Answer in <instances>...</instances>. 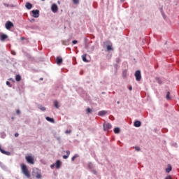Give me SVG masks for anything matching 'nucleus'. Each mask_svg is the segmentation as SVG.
Here are the masks:
<instances>
[{
  "instance_id": "nucleus-36",
  "label": "nucleus",
  "mask_w": 179,
  "mask_h": 179,
  "mask_svg": "<svg viewBox=\"0 0 179 179\" xmlns=\"http://www.w3.org/2000/svg\"><path fill=\"white\" fill-rule=\"evenodd\" d=\"M66 134H71V131H69V130L66 131Z\"/></svg>"
},
{
  "instance_id": "nucleus-3",
  "label": "nucleus",
  "mask_w": 179,
  "mask_h": 179,
  "mask_svg": "<svg viewBox=\"0 0 179 179\" xmlns=\"http://www.w3.org/2000/svg\"><path fill=\"white\" fill-rule=\"evenodd\" d=\"M25 159L27 161V163H28L29 164H34V158H33V157L31 156H27L25 157Z\"/></svg>"
},
{
  "instance_id": "nucleus-15",
  "label": "nucleus",
  "mask_w": 179,
  "mask_h": 179,
  "mask_svg": "<svg viewBox=\"0 0 179 179\" xmlns=\"http://www.w3.org/2000/svg\"><path fill=\"white\" fill-rule=\"evenodd\" d=\"M46 120L49 122H52V124H54V122H55V121L54 120L53 118H51L50 117H46Z\"/></svg>"
},
{
  "instance_id": "nucleus-21",
  "label": "nucleus",
  "mask_w": 179,
  "mask_h": 179,
  "mask_svg": "<svg viewBox=\"0 0 179 179\" xmlns=\"http://www.w3.org/2000/svg\"><path fill=\"white\" fill-rule=\"evenodd\" d=\"M66 155H64L63 156V159H68V157H69V155H71V152L70 151H66Z\"/></svg>"
},
{
  "instance_id": "nucleus-39",
  "label": "nucleus",
  "mask_w": 179,
  "mask_h": 179,
  "mask_svg": "<svg viewBox=\"0 0 179 179\" xmlns=\"http://www.w3.org/2000/svg\"><path fill=\"white\" fill-rule=\"evenodd\" d=\"M20 39L21 40H24V37H21Z\"/></svg>"
},
{
  "instance_id": "nucleus-27",
  "label": "nucleus",
  "mask_w": 179,
  "mask_h": 179,
  "mask_svg": "<svg viewBox=\"0 0 179 179\" xmlns=\"http://www.w3.org/2000/svg\"><path fill=\"white\" fill-rule=\"evenodd\" d=\"M73 1V3H74V5H78L79 3V0H72Z\"/></svg>"
},
{
  "instance_id": "nucleus-24",
  "label": "nucleus",
  "mask_w": 179,
  "mask_h": 179,
  "mask_svg": "<svg viewBox=\"0 0 179 179\" xmlns=\"http://www.w3.org/2000/svg\"><path fill=\"white\" fill-rule=\"evenodd\" d=\"M166 100H171V97H170V92H168L166 96Z\"/></svg>"
},
{
  "instance_id": "nucleus-20",
  "label": "nucleus",
  "mask_w": 179,
  "mask_h": 179,
  "mask_svg": "<svg viewBox=\"0 0 179 179\" xmlns=\"http://www.w3.org/2000/svg\"><path fill=\"white\" fill-rule=\"evenodd\" d=\"M54 106L56 108H59V103L57 101H54Z\"/></svg>"
},
{
  "instance_id": "nucleus-34",
  "label": "nucleus",
  "mask_w": 179,
  "mask_h": 179,
  "mask_svg": "<svg viewBox=\"0 0 179 179\" xmlns=\"http://www.w3.org/2000/svg\"><path fill=\"white\" fill-rule=\"evenodd\" d=\"M16 113H17V114H20V110H16Z\"/></svg>"
},
{
  "instance_id": "nucleus-41",
  "label": "nucleus",
  "mask_w": 179,
  "mask_h": 179,
  "mask_svg": "<svg viewBox=\"0 0 179 179\" xmlns=\"http://www.w3.org/2000/svg\"><path fill=\"white\" fill-rule=\"evenodd\" d=\"M34 19L32 20V21H34Z\"/></svg>"
},
{
  "instance_id": "nucleus-40",
  "label": "nucleus",
  "mask_w": 179,
  "mask_h": 179,
  "mask_svg": "<svg viewBox=\"0 0 179 179\" xmlns=\"http://www.w3.org/2000/svg\"><path fill=\"white\" fill-rule=\"evenodd\" d=\"M117 104H120V101H117Z\"/></svg>"
},
{
  "instance_id": "nucleus-28",
  "label": "nucleus",
  "mask_w": 179,
  "mask_h": 179,
  "mask_svg": "<svg viewBox=\"0 0 179 179\" xmlns=\"http://www.w3.org/2000/svg\"><path fill=\"white\" fill-rule=\"evenodd\" d=\"M86 111H87V114H90V113H92V109H90V108H87Z\"/></svg>"
},
{
  "instance_id": "nucleus-6",
  "label": "nucleus",
  "mask_w": 179,
  "mask_h": 179,
  "mask_svg": "<svg viewBox=\"0 0 179 179\" xmlns=\"http://www.w3.org/2000/svg\"><path fill=\"white\" fill-rule=\"evenodd\" d=\"M33 17L37 18L40 16V10H33L31 11Z\"/></svg>"
},
{
  "instance_id": "nucleus-8",
  "label": "nucleus",
  "mask_w": 179,
  "mask_h": 179,
  "mask_svg": "<svg viewBox=\"0 0 179 179\" xmlns=\"http://www.w3.org/2000/svg\"><path fill=\"white\" fill-rule=\"evenodd\" d=\"M51 10L53 13H57V12H58V6H57V4H52L51 6Z\"/></svg>"
},
{
  "instance_id": "nucleus-38",
  "label": "nucleus",
  "mask_w": 179,
  "mask_h": 179,
  "mask_svg": "<svg viewBox=\"0 0 179 179\" xmlns=\"http://www.w3.org/2000/svg\"><path fill=\"white\" fill-rule=\"evenodd\" d=\"M54 166H55L54 164L51 165V166H50L51 169H53V168H54Z\"/></svg>"
},
{
  "instance_id": "nucleus-1",
  "label": "nucleus",
  "mask_w": 179,
  "mask_h": 179,
  "mask_svg": "<svg viewBox=\"0 0 179 179\" xmlns=\"http://www.w3.org/2000/svg\"><path fill=\"white\" fill-rule=\"evenodd\" d=\"M21 170L22 171V173L27 177V178H30V172L29 171V169H27V166L24 164H20Z\"/></svg>"
},
{
  "instance_id": "nucleus-23",
  "label": "nucleus",
  "mask_w": 179,
  "mask_h": 179,
  "mask_svg": "<svg viewBox=\"0 0 179 179\" xmlns=\"http://www.w3.org/2000/svg\"><path fill=\"white\" fill-rule=\"evenodd\" d=\"M38 108H39V110H41V111H45V107L41 106V105H39L38 106Z\"/></svg>"
},
{
  "instance_id": "nucleus-2",
  "label": "nucleus",
  "mask_w": 179,
  "mask_h": 179,
  "mask_svg": "<svg viewBox=\"0 0 179 179\" xmlns=\"http://www.w3.org/2000/svg\"><path fill=\"white\" fill-rule=\"evenodd\" d=\"M33 175L35 176L36 178L41 179V171L38 169H34Z\"/></svg>"
},
{
  "instance_id": "nucleus-7",
  "label": "nucleus",
  "mask_w": 179,
  "mask_h": 179,
  "mask_svg": "<svg viewBox=\"0 0 179 179\" xmlns=\"http://www.w3.org/2000/svg\"><path fill=\"white\" fill-rule=\"evenodd\" d=\"M113 128V126L110 123H104L103 124V129L104 131H108L109 129H111Z\"/></svg>"
},
{
  "instance_id": "nucleus-12",
  "label": "nucleus",
  "mask_w": 179,
  "mask_h": 179,
  "mask_svg": "<svg viewBox=\"0 0 179 179\" xmlns=\"http://www.w3.org/2000/svg\"><path fill=\"white\" fill-rule=\"evenodd\" d=\"M142 123H141V121L139 120H136V122H134V127H136V128H139V127H141Z\"/></svg>"
},
{
  "instance_id": "nucleus-18",
  "label": "nucleus",
  "mask_w": 179,
  "mask_h": 179,
  "mask_svg": "<svg viewBox=\"0 0 179 179\" xmlns=\"http://www.w3.org/2000/svg\"><path fill=\"white\" fill-rule=\"evenodd\" d=\"M15 80H16L17 82H20V80H22V77L20 76V75H17V76H15Z\"/></svg>"
},
{
  "instance_id": "nucleus-42",
  "label": "nucleus",
  "mask_w": 179,
  "mask_h": 179,
  "mask_svg": "<svg viewBox=\"0 0 179 179\" xmlns=\"http://www.w3.org/2000/svg\"><path fill=\"white\" fill-rule=\"evenodd\" d=\"M41 1H45V0H41Z\"/></svg>"
},
{
  "instance_id": "nucleus-17",
  "label": "nucleus",
  "mask_w": 179,
  "mask_h": 179,
  "mask_svg": "<svg viewBox=\"0 0 179 179\" xmlns=\"http://www.w3.org/2000/svg\"><path fill=\"white\" fill-rule=\"evenodd\" d=\"M61 167V161L57 160L56 162V169H59Z\"/></svg>"
},
{
  "instance_id": "nucleus-35",
  "label": "nucleus",
  "mask_w": 179,
  "mask_h": 179,
  "mask_svg": "<svg viewBox=\"0 0 179 179\" xmlns=\"http://www.w3.org/2000/svg\"><path fill=\"white\" fill-rule=\"evenodd\" d=\"M15 138H17V136H19V134L15 133Z\"/></svg>"
},
{
  "instance_id": "nucleus-10",
  "label": "nucleus",
  "mask_w": 179,
  "mask_h": 179,
  "mask_svg": "<svg viewBox=\"0 0 179 179\" xmlns=\"http://www.w3.org/2000/svg\"><path fill=\"white\" fill-rule=\"evenodd\" d=\"M0 152H1V153H3V155H6L7 156L10 155V152H7L5 151L3 149H2L0 146Z\"/></svg>"
},
{
  "instance_id": "nucleus-9",
  "label": "nucleus",
  "mask_w": 179,
  "mask_h": 179,
  "mask_svg": "<svg viewBox=\"0 0 179 179\" xmlns=\"http://www.w3.org/2000/svg\"><path fill=\"white\" fill-rule=\"evenodd\" d=\"M6 38H8V35H6V34H3L0 36L1 41H5V40H6Z\"/></svg>"
},
{
  "instance_id": "nucleus-25",
  "label": "nucleus",
  "mask_w": 179,
  "mask_h": 179,
  "mask_svg": "<svg viewBox=\"0 0 179 179\" xmlns=\"http://www.w3.org/2000/svg\"><path fill=\"white\" fill-rule=\"evenodd\" d=\"M120 128H118V127H115V129H114V133L115 134H120Z\"/></svg>"
},
{
  "instance_id": "nucleus-4",
  "label": "nucleus",
  "mask_w": 179,
  "mask_h": 179,
  "mask_svg": "<svg viewBox=\"0 0 179 179\" xmlns=\"http://www.w3.org/2000/svg\"><path fill=\"white\" fill-rule=\"evenodd\" d=\"M135 78L137 82H139L142 79V76L141 75V71L138 70L135 72Z\"/></svg>"
},
{
  "instance_id": "nucleus-13",
  "label": "nucleus",
  "mask_w": 179,
  "mask_h": 179,
  "mask_svg": "<svg viewBox=\"0 0 179 179\" xmlns=\"http://www.w3.org/2000/svg\"><path fill=\"white\" fill-rule=\"evenodd\" d=\"M25 7L27 8V9H31V8H33V5L30 3H26L25 4Z\"/></svg>"
},
{
  "instance_id": "nucleus-26",
  "label": "nucleus",
  "mask_w": 179,
  "mask_h": 179,
  "mask_svg": "<svg viewBox=\"0 0 179 179\" xmlns=\"http://www.w3.org/2000/svg\"><path fill=\"white\" fill-rule=\"evenodd\" d=\"M156 80H157V82H158V83L159 85H162V80L159 78H156Z\"/></svg>"
},
{
  "instance_id": "nucleus-19",
  "label": "nucleus",
  "mask_w": 179,
  "mask_h": 179,
  "mask_svg": "<svg viewBox=\"0 0 179 179\" xmlns=\"http://www.w3.org/2000/svg\"><path fill=\"white\" fill-rule=\"evenodd\" d=\"M171 170H172L171 165H168V167L166 169V173H170V171H171Z\"/></svg>"
},
{
  "instance_id": "nucleus-22",
  "label": "nucleus",
  "mask_w": 179,
  "mask_h": 179,
  "mask_svg": "<svg viewBox=\"0 0 179 179\" xmlns=\"http://www.w3.org/2000/svg\"><path fill=\"white\" fill-rule=\"evenodd\" d=\"M106 48L107 51H113V46L111 45H108Z\"/></svg>"
},
{
  "instance_id": "nucleus-29",
  "label": "nucleus",
  "mask_w": 179,
  "mask_h": 179,
  "mask_svg": "<svg viewBox=\"0 0 179 179\" xmlns=\"http://www.w3.org/2000/svg\"><path fill=\"white\" fill-rule=\"evenodd\" d=\"M7 86H9V87H12V85H10V83L9 81H6Z\"/></svg>"
},
{
  "instance_id": "nucleus-14",
  "label": "nucleus",
  "mask_w": 179,
  "mask_h": 179,
  "mask_svg": "<svg viewBox=\"0 0 179 179\" xmlns=\"http://www.w3.org/2000/svg\"><path fill=\"white\" fill-rule=\"evenodd\" d=\"M106 114H107V111L102 110V111L99 112L98 115H100V117H103V115H106Z\"/></svg>"
},
{
  "instance_id": "nucleus-32",
  "label": "nucleus",
  "mask_w": 179,
  "mask_h": 179,
  "mask_svg": "<svg viewBox=\"0 0 179 179\" xmlns=\"http://www.w3.org/2000/svg\"><path fill=\"white\" fill-rule=\"evenodd\" d=\"M73 44H78V41L76 40L73 41Z\"/></svg>"
},
{
  "instance_id": "nucleus-30",
  "label": "nucleus",
  "mask_w": 179,
  "mask_h": 179,
  "mask_svg": "<svg viewBox=\"0 0 179 179\" xmlns=\"http://www.w3.org/2000/svg\"><path fill=\"white\" fill-rule=\"evenodd\" d=\"M76 157H78V155H74V156L71 158L72 162H73V161L75 160V159H76Z\"/></svg>"
},
{
  "instance_id": "nucleus-11",
  "label": "nucleus",
  "mask_w": 179,
  "mask_h": 179,
  "mask_svg": "<svg viewBox=\"0 0 179 179\" xmlns=\"http://www.w3.org/2000/svg\"><path fill=\"white\" fill-rule=\"evenodd\" d=\"M56 62H57V65H61L62 64V58L57 57L56 58Z\"/></svg>"
},
{
  "instance_id": "nucleus-33",
  "label": "nucleus",
  "mask_w": 179,
  "mask_h": 179,
  "mask_svg": "<svg viewBox=\"0 0 179 179\" xmlns=\"http://www.w3.org/2000/svg\"><path fill=\"white\" fill-rule=\"evenodd\" d=\"M165 179H171V176H168L165 178Z\"/></svg>"
},
{
  "instance_id": "nucleus-16",
  "label": "nucleus",
  "mask_w": 179,
  "mask_h": 179,
  "mask_svg": "<svg viewBox=\"0 0 179 179\" xmlns=\"http://www.w3.org/2000/svg\"><path fill=\"white\" fill-rule=\"evenodd\" d=\"M87 56V55H86V54L82 55L83 61L84 62H89V61H87V59H86Z\"/></svg>"
},
{
  "instance_id": "nucleus-37",
  "label": "nucleus",
  "mask_w": 179,
  "mask_h": 179,
  "mask_svg": "<svg viewBox=\"0 0 179 179\" xmlns=\"http://www.w3.org/2000/svg\"><path fill=\"white\" fill-rule=\"evenodd\" d=\"M129 90H132V87L130 86V87H129Z\"/></svg>"
},
{
  "instance_id": "nucleus-5",
  "label": "nucleus",
  "mask_w": 179,
  "mask_h": 179,
  "mask_svg": "<svg viewBox=\"0 0 179 179\" xmlns=\"http://www.w3.org/2000/svg\"><path fill=\"white\" fill-rule=\"evenodd\" d=\"M5 27L7 30H10V29L13 27V23L10 21H7L5 24Z\"/></svg>"
},
{
  "instance_id": "nucleus-31",
  "label": "nucleus",
  "mask_w": 179,
  "mask_h": 179,
  "mask_svg": "<svg viewBox=\"0 0 179 179\" xmlns=\"http://www.w3.org/2000/svg\"><path fill=\"white\" fill-rule=\"evenodd\" d=\"M136 150H137V152H139V150H141V148L139 147H135Z\"/></svg>"
}]
</instances>
